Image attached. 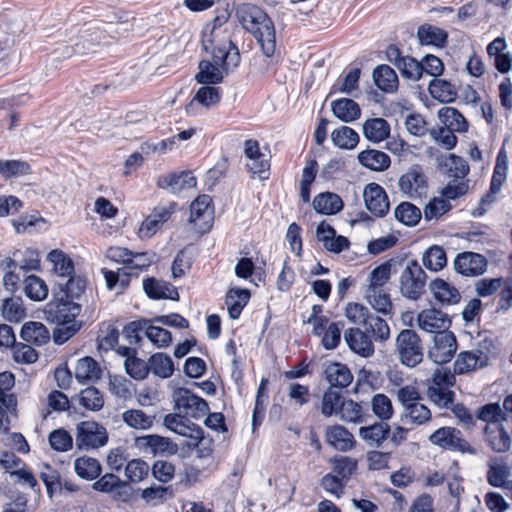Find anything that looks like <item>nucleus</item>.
Returning <instances> with one entry per match:
<instances>
[{"label":"nucleus","mask_w":512,"mask_h":512,"mask_svg":"<svg viewBox=\"0 0 512 512\" xmlns=\"http://www.w3.org/2000/svg\"><path fill=\"white\" fill-rule=\"evenodd\" d=\"M153 323H155L153 319H148L146 337L158 348L168 347L172 343L170 331L154 326Z\"/></svg>","instance_id":"64"},{"label":"nucleus","mask_w":512,"mask_h":512,"mask_svg":"<svg viewBox=\"0 0 512 512\" xmlns=\"http://www.w3.org/2000/svg\"><path fill=\"white\" fill-rule=\"evenodd\" d=\"M221 99V89L211 85H204L200 87L193 99L186 106V112L189 115L195 114L194 107L196 104H200L205 108H210L217 105Z\"/></svg>","instance_id":"29"},{"label":"nucleus","mask_w":512,"mask_h":512,"mask_svg":"<svg viewBox=\"0 0 512 512\" xmlns=\"http://www.w3.org/2000/svg\"><path fill=\"white\" fill-rule=\"evenodd\" d=\"M81 311L80 302L54 294L44 313L49 322L56 324L52 335L55 344H64L81 329L83 322L77 320Z\"/></svg>","instance_id":"1"},{"label":"nucleus","mask_w":512,"mask_h":512,"mask_svg":"<svg viewBox=\"0 0 512 512\" xmlns=\"http://www.w3.org/2000/svg\"><path fill=\"white\" fill-rule=\"evenodd\" d=\"M433 346L428 356L436 364H446L451 361L457 350V341L451 331H440L434 336Z\"/></svg>","instance_id":"10"},{"label":"nucleus","mask_w":512,"mask_h":512,"mask_svg":"<svg viewBox=\"0 0 512 512\" xmlns=\"http://www.w3.org/2000/svg\"><path fill=\"white\" fill-rule=\"evenodd\" d=\"M20 337L26 343L34 346H43L51 338L47 327L43 323L36 321L26 322L21 328Z\"/></svg>","instance_id":"28"},{"label":"nucleus","mask_w":512,"mask_h":512,"mask_svg":"<svg viewBox=\"0 0 512 512\" xmlns=\"http://www.w3.org/2000/svg\"><path fill=\"white\" fill-rule=\"evenodd\" d=\"M164 426L170 431L196 441V444H203V429L179 414H168L164 417Z\"/></svg>","instance_id":"12"},{"label":"nucleus","mask_w":512,"mask_h":512,"mask_svg":"<svg viewBox=\"0 0 512 512\" xmlns=\"http://www.w3.org/2000/svg\"><path fill=\"white\" fill-rule=\"evenodd\" d=\"M427 395L431 402L441 409L450 408L455 398V393L450 388L435 386H428Z\"/></svg>","instance_id":"63"},{"label":"nucleus","mask_w":512,"mask_h":512,"mask_svg":"<svg viewBox=\"0 0 512 512\" xmlns=\"http://www.w3.org/2000/svg\"><path fill=\"white\" fill-rule=\"evenodd\" d=\"M119 331L112 324L103 323L97 337L98 349L108 352L118 344Z\"/></svg>","instance_id":"57"},{"label":"nucleus","mask_w":512,"mask_h":512,"mask_svg":"<svg viewBox=\"0 0 512 512\" xmlns=\"http://www.w3.org/2000/svg\"><path fill=\"white\" fill-rule=\"evenodd\" d=\"M435 299L442 304H456L460 301L459 291L443 279H435L430 284Z\"/></svg>","instance_id":"39"},{"label":"nucleus","mask_w":512,"mask_h":512,"mask_svg":"<svg viewBox=\"0 0 512 512\" xmlns=\"http://www.w3.org/2000/svg\"><path fill=\"white\" fill-rule=\"evenodd\" d=\"M358 161L364 167L373 171H384L389 168L391 159L383 151L367 149L358 154Z\"/></svg>","instance_id":"36"},{"label":"nucleus","mask_w":512,"mask_h":512,"mask_svg":"<svg viewBox=\"0 0 512 512\" xmlns=\"http://www.w3.org/2000/svg\"><path fill=\"white\" fill-rule=\"evenodd\" d=\"M175 211V203L168 206H159L153 209L152 213L148 215L142 222L139 229V234L143 238L152 237L164 223H166Z\"/></svg>","instance_id":"18"},{"label":"nucleus","mask_w":512,"mask_h":512,"mask_svg":"<svg viewBox=\"0 0 512 512\" xmlns=\"http://www.w3.org/2000/svg\"><path fill=\"white\" fill-rule=\"evenodd\" d=\"M363 197L365 206L374 216L384 217L390 207L388 195L384 188L377 183H369L366 185Z\"/></svg>","instance_id":"14"},{"label":"nucleus","mask_w":512,"mask_h":512,"mask_svg":"<svg viewBox=\"0 0 512 512\" xmlns=\"http://www.w3.org/2000/svg\"><path fill=\"white\" fill-rule=\"evenodd\" d=\"M264 24L265 27H262V25L259 26V32L261 33V37L258 34H254L253 37L259 44L264 56L270 59L268 65H275L278 62L279 58V56L276 55L275 26L272 19L268 15L266 16Z\"/></svg>","instance_id":"17"},{"label":"nucleus","mask_w":512,"mask_h":512,"mask_svg":"<svg viewBox=\"0 0 512 512\" xmlns=\"http://www.w3.org/2000/svg\"><path fill=\"white\" fill-rule=\"evenodd\" d=\"M327 443L338 451H349L355 445L354 436L344 426L333 425L326 428Z\"/></svg>","instance_id":"25"},{"label":"nucleus","mask_w":512,"mask_h":512,"mask_svg":"<svg viewBox=\"0 0 512 512\" xmlns=\"http://www.w3.org/2000/svg\"><path fill=\"white\" fill-rule=\"evenodd\" d=\"M343 396L340 391L335 388H329L325 391L322 404H321V413L325 417H331L332 415H337L340 410V405L343 401Z\"/></svg>","instance_id":"60"},{"label":"nucleus","mask_w":512,"mask_h":512,"mask_svg":"<svg viewBox=\"0 0 512 512\" xmlns=\"http://www.w3.org/2000/svg\"><path fill=\"white\" fill-rule=\"evenodd\" d=\"M23 291L33 301L44 300L48 295L46 283L36 275H29L24 279Z\"/></svg>","instance_id":"51"},{"label":"nucleus","mask_w":512,"mask_h":512,"mask_svg":"<svg viewBox=\"0 0 512 512\" xmlns=\"http://www.w3.org/2000/svg\"><path fill=\"white\" fill-rule=\"evenodd\" d=\"M343 201L339 195L333 192H323L315 196L314 209L324 215H333L343 209Z\"/></svg>","instance_id":"35"},{"label":"nucleus","mask_w":512,"mask_h":512,"mask_svg":"<svg viewBox=\"0 0 512 512\" xmlns=\"http://www.w3.org/2000/svg\"><path fill=\"white\" fill-rule=\"evenodd\" d=\"M157 184L160 188L170 189L173 193H179L184 189L195 187L197 180L191 171H182L160 177Z\"/></svg>","instance_id":"24"},{"label":"nucleus","mask_w":512,"mask_h":512,"mask_svg":"<svg viewBox=\"0 0 512 512\" xmlns=\"http://www.w3.org/2000/svg\"><path fill=\"white\" fill-rule=\"evenodd\" d=\"M344 341L354 353L362 357H370L374 353V345L369 336L360 328H349L343 335Z\"/></svg>","instance_id":"21"},{"label":"nucleus","mask_w":512,"mask_h":512,"mask_svg":"<svg viewBox=\"0 0 512 512\" xmlns=\"http://www.w3.org/2000/svg\"><path fill=\"white\" fill-rule=\"evenodd\" d=\"M441 167L445 169V173L448 177L453 179L463 180L470 172V167L467 161L455 154H450L443 163H441Z\"/></svg>","instance_id":"46"},{"label":"nucleus","mask_w":512,"mask_h":512,"mask_svg":"<svg viewBox=\"0 0 512 512\" xmlns=\"http://www.w3.org/2000/svg\"><path fill=\"white\" fill-rule=\"evenodd\" d=\"M79 403L87 410L99 411L104 405V398L98 389L91 386L80 392Z\"/></svg>","instance_id":"62"},{"label":"nucleus","mask_w":512,"mask_h":512,"mask_svg":"<svg viewBox=\"0 0 512 512\" xmlns=\"http://www.w3.org/2000/svg\"><path fill=\"white\" fill-rule=\"evenodd\" d=\"M363 134L367 140L379 143L389 137L390 125L383 118H370L363 124Z\"/></svg>","instance_id":"37"},{"label":"nucleus","mask_w":512,"mask_h":512,"mask_svg":"<svg viewBox=\"0 0 512 512\" xmlns=\"http://www.w3.org/2000/svg\"><path fill=\"white\" fill-rule=\"evenodd\" d=\"M440 121L447 129L456 132H465L468 129V123L464 116L454 107H443L438 111Z\"/></svg>","instance_id":"43"},{"label":"nucleus","mask_w":512,"mask_h":512,"mask_svg":"<svg viewBox=\"0 0 512 512\" xmlns=\"http://www.w3.org/2000/svg\"><path fill=\"white\" fill-rule=\"evenodd\" d=\"M48 260L53 264V270L63 280L74 274V264L70 257L60 250H52Z\"/></svg>","instance_id":"47"},{"label":"nucleus","mask_w":512,"mask_h":512,"mask_svg":"<svg viewBox=\"0 0 512 512\" xmlns=\"http://www.w3.org/2000/svg\"><path fill=\"white\" fill-rule=\"evenodd\" d=\"M106 286L109 290L115 289L118 285L121 290L126 289L129 286L130 278L134 276V272L126 269L125 267L119 268L117 271L108 270L103 268L101 270Z\"/></svg>","instance_id":"50"},{"label":"nucleus","mask_w":512,"mask_h":512,"mask_svg":"<svg viewBox=\"0 0 512 512\" xmlns=\"http://www.w3.org/2000/svg\"><path fill=\"white\" fill-rule=\"evenodd\" d=\"M429 440L432 444L446 450L457 451L471 455L477 454V449L463 438L460 430L454 427H441L437 429L430 435Z\"/></svg>","instance_id":"6"},{"label":"nucleus","mask_w":512,"mask_h":512,"mask_svg":"<svg viewBox=\"0 0 512 512\" xmlns=\"http://www.w3.org/2000/svg\"><path fill=\"white\" fill-rule=\"evenodd\" d=\"M392 263L386 261L379 266L375 267L369 275V284L366 289L381 290L383 286L389 281L391 276Z\"/></svg>","instance_id":"59"},{"label":"nucleus","mask_w":512,"mask_h":512,"mask_svg":"<svg viewBox=\"0 0 512 512\" xmlns=\"http://www.w3.org/2000/svg\"><path fill=\"white\" fill-rule=\"evenodd\" d=\"M426 284V273L417 260L408 262L400 276L401 294L410 300H418Z\"/></svg>","instance_id":"4"},{"label":"nucleus","mask_w":512,"mask_h":512,"mask_svg":"<svg viewBox=\"0 0 512 512\" xmlns=\"http://www.w3.org/2000/svg\"><path fill=\"white\" fill-rule=\"evenodd\" d=\"M189 220L198 227L200 233L208 232L211 229L214 221V207L209 195H199L191 203Z\"/></svg>","instance_id":"9"},{"label":"nucleus","mask_w":512,"mask_h":512,"mask_svg":"<svg viewBox=\"0 0 512 512\" xmlns=\"http://www.w3.org/2000/svg\"><path fill=\"white\" fill-rule=\"evenodd\" d=\"M373 81L385 93L395 92L399 84L396 72L386 64L379 65L373 70Z\"/></svg>","instance_id":"33"},{"label":"nucleus","mask_w":512,"mask_h":512,"mask_svg":"<svg viewBox=\"0 0 512 512\" xmlns=\"http://www.w3.org/2000/svg\"><path fill=\"white\" fill-rule=\"evenodd\" d=\"M343 329V321L331 322L321 335V345L326 350H335L341 342V334Z\"/></svg>","instance_id":"61"},{"label":"nucleus","mask_w":512,"mask_h":512,"mask_svg":"<svg viewBox=\"0 0 512 512\" xmlns=\"http://www.w3.org/2000/svg\"><path fill=\"white\" fill-rule=\"evenodd\" d=\"M75 377L82 384L95 381L101 377V369L92 357L87 356L77 361Z\"/></svg>","instance_id":"41"},{"label":"nucleus","mask_w":512,"mask_h":512,"mask_svg":"<svg viewBox=\"0 0 512 512\" xmlns=\"http://www.w3.org/2000/svg\"><path fill=\"white\" fill-rule=\"evenodd\" d=\"M266 16L265 11L252 4H242L236 10V17L242 28L250 34H258L260 37L259 26L265 27Z\"/></svg>","instance_id":"15"},{"label":"nucleus","mask_w":512,"mask_h":512,"mask_svg":"<svg viewBox=\"0 0 512 512\" xmlns=\"http://www.w3.org/2000/svg\"><path fill=\"white\" fill-rule=\"evenodd\" d=\"M249 299L250 292L248 289H230L225 300L230 318L238 319Z\"/></svg>","instance_id":"40"},{"label":"nucleus","mask_w":512,"mask_h":512,"mask_svg":"<svg viewBox=\"0 0 512 512\" xmlns=\"http://www.w3.org/2000/svg\"><path fill=\"white\" fill-rule=\"evenodd\" d=\"M156 261V254L151 251L134 252L131 251V257L127 269L134 272L137 277L141 272L146 271Z\"/></svg>","instance_id":"54"},{"label":"nucleus","mask_w":512,"mask_h":512,"mask_svg":"<svg viewBox=\"0 0 512 512\" xmlns=\"http://www.w3.org/2000/svg\"><path fill=\"white\" fill-rule=\"evenodd\" d=\"M399 190L408 198H420L427 189V177L421 165L413 164L399 178Z\"/></svg>","instance_id":"8"},{"label":"nucleus","mask_w":512,"mask_h":512,"mask_svg":"<svg viewBox=\"0 0 512 512\" xmlns=\"http://www.w3.org/2000/svg\"><path fill=\"white\" fill-rule=\"evenodd\" d=\"M340 419L348 423H362L364 421V410L361 404L352 399H345L340 405L338 414Z\"/></svg>","instance_id":"53"},{"label":"nucleus","mask_w":512,"mask_h":512,"mask_svg":"<svg viewBox=\"0 0 512 512\" xmlns=\"http://www.w3.org/2000/svg\"><path fill=\"white\" fill-rule=\"evenodd\" d=\"M108 433L104 426L95 421H82L76 426V446L79 450H92L105 446Z\"/></svg>","instance_id":"5"},{"label":"nucleus","mask_w":512,"mask_h":512,"mask_svg":"<svg viewBox=\"0 0 512 512\" xmlns=\"http://www.w3.org/2000/svg\"><path fill=\"white\" fill-rule=\"evenodd\" d=\"M396 351L400 362L406 367L413 368L423 360L424 349L421 339L412 329H404L398 334Z\"/></svg>","instance_id":"3"},{"label":"nucleus","mask_w":512,"mask_h":512,"mask_svg":"<svg viewBox=\"0 0 512 512\" xmlns=\"http://www.w3.org/2000/svg\"><path fill=\"white\" fill-rule=\"evenodd\" d=\"M76 474L85 480H94L101 474L99 461L92 457H79L74 462Z\"/></svg>","instance_id":"49"},{"label":"nucleus","mask_w":512,"mask_h":512,"mask_svg":"<svg viewBox=\"0 0 512 512\" xmlns=\"http://www.w3.org/2000/svg\"><path fill=\"white\" fill-rule=\"evenodd\" d=\"M215 64L208 60H202L199 63V71L195 75V79L198 83L203 85H216L222 82L224 76L223 71L228 72L229 70H225L222 68L221 63H217L214 60Z\"/></svg>","instance_id":"31"},{"label":"nucleus","mask_w":512,"mask_h":512,"mask_svg":"<svg viewBox=\"0 0 512 512\" xmlns=\"http://www.w3.org/2000/svg\"><path fill=\"white\" fill-rule=\"evenodd\" d=\"M364 293L368 303L375 311L381 313L384 316L391 317L393 315V304L390 294L387 291L384 289H365Z\"/></svg>","instance_id":"38"},{"label":"nucleus","mask_w":512,"mask_h":512,"mask_svg":"<svg viewBox=\"0 0 512 512\" xmlns=\"http://www.w3.org/2000/svg\"><path fill=\"white\" fill-rule=\"evenodd\" d=\"M488 361L489 357L487 353L481 350L461 352L454 362V373L461 375L483 368L488 364Z\"/></svg>","instance_id":"22"},{"label":"nucleus","mask_w":512,"mask_h":512,"mask_svg":"<svg viewBox=\"0 0 512 512\" xmlns=\"http://www.w3.org/2000/svg\"><path fill=\"white\" fill-rule=\"evenodd\" d=\"M422 261L428 270L440 271L447 263L446 252L441 246L433 245L424 252Z\"/></svg>","instance_id":"52"},{"label":"nucleus","mask_w":512,"mask_h":512,"mask_svg":"<svg viewBox=\"0 0 512 512\" xmlns=\"http://www.w3.org/2000/svg\"><path fill=\"white\" fill-rule=\"evenodd\" d=\"M390 432V426L380 421L360 427L359 436L368 446L378 448L389 437Z\"/></svg>","instance_id":"27"},{"label":"nucleus","mask_w":512,"mask_h":512,"mask_svg":"<svg viewBox=\"0 0 512 512\" xmlns=\"http://www.w3.org/2000/svg\"><path fill=\"white\" fill-rule=\"evenodd\" d=\"M510 474V468L507 463L497 462L494 459L489 461L486 475L488 484L492 487L504 489L508 497L512 493V480H508Z\"/></svg>","instance_id":"20"},{"label":"nucleus","mask_w":512,"mask_h":512,"mask_svg":"<svg viewBox=\"0 0 512 512\" xmlns=\"http://www.w3.org/2000/svg\"><path fill=\"white\" fill-rule=\"evenodd\" d=\"M326 379L330 383L331 388H346L353 381V375L349 368L342 363L334 362L329 364L325 369Z\"/></svg>","instance_id":"34"},{"label":"nucleus","mask_w":512,"mask_h":512,"mask_svg":"<svg viewBox=\"0 0 512 512\" xmlns=\"http://www.w3.org/2000/svg\"><path fill=\"white\" fill-rule=\"evenodd\" d=\"M87 281L80 275H73L63 281H58L59 292L57 295L80 302L84 297ZM56 294V292H54Z\"/></svg>","instance_id":"26"},{"label":"nucleus","mask_w":512,"mask_h":512,"mask_svg":"<svg viewBox=\"0 0 512 512\" xmlns=\"http://www.w3.org/2000/svg\"><path fill=\"white\" fill-rule=\"evenodd\" d=\"M487 266V259L475 252H462L454 260L456 272L467 277H476L484 274Z\"/></svg>","instance_id":"13"},{"label":"nucleus","mask_w":512,"mask_h":512,"mask_svg":"<svg viewBox=\"0 0 512 512\" xmlns=\"http://www.w3.org/2000/svg\"><path fill=\"white\" fill-rule=\"evenodd\" d=\"M150 371L163 379L169 378L174 372V363L167 354L158 352L149 358Z\"/></svg>","instance_id":"48"},{"label":"nucleus","mask_w":512,"mask_h":512,"mask_svg":"<svg viewBox=\"0 0 512 512\" xmlns=\"http://www.w3.org/2000/svg\"><path fill=\"white\" fill-rule=\"evenodd\" d=\"M428 90L434 99L442 103L453 102L457 96L455 86L444 79L431 80Z\"/></svg>","instance_id":"45"},{"label":"nucleus","mask_w":512,"mask_h":512,"mask_svg":"<svg viewBox=\"0 0 512 512\" xmlns=\"http://www.w3.org/2000/svg\"><path fill=\"white\" fill-rule=\"evenodd\" d=\"M475 416L478 420L485 422L486 425L496 424L499 426L507 420L506 413L497 402L487 403L480 406L477 409Z\"/></svg>","instance_id":"44"},{"label":"nucleus","mask_w":512,"mask_h":512,"mask_svg":"<svg viewBox=\"0 0 512 512\" xmlns=\"http://www.w3.org/2000/svg\"><path fill=\"white\" fill-rule=\"evenodd\" d=\"M395 218L406 226H415L421 219V211L410 202H402L395 209Z\"/></svg>","instance_id":"56"},{"label":"nucleus","mask_w":512,"mask_h":512,"mask_svg":"<svg viewBox=\"0 0 512 512\" xmlns=\"http://www.w3.org/2000/svg\"><path fill=\"white\" fill-rule=\"evenodd\" d=\"M417 38L421 45L443 48L447 43L448 34L442 28L425 23L418 27Z\"/></svg>","instance_id":"30"},{"label":"nucleus","mask_w":512,"mask_h":512,"mask_svg":"<svg viewBox=\"0 0 512 512\" xmlns=\"http://www.w3.org/2000/svg\"><path fill=\"white\" fill-rule=\"evenodd\" d=\"M143 289L150 299H179V293L171 283L154 277H148L143 280Z\"/></svg>","instance_id":"23"},{"label":"nucleus","mask_w":512,"mask_h":512,"mask_svg":"<svg viewBox=\"0 0 512 512\" xmlns=\"http://www.w3.org/2000/svg\"><path fill=\"white\" fill-rule=\"evenodd\" d=\"M134 446L141 453L152 457H168L178 452V445L170 438L158 434L138 436L134 440Z\"/></svg>","instance_id":"7"},{"label":"nucleus","mask_w":512,"mask_h":512,"mask_svg":"<svg viewBox=\"0 0 512 512\" xmlns=\"http://www.w3.org/2000/svg\"><path fill=\"white\" fill-rule=\"evenodd\" d=\"M123 421L131 428L147 430L152 427L154 417L147 415L142 410L131 409L123 413Z\"/></svg>","instance_id":"58"},{"label":"nucleus","mask_w":512,"mask_h":512,"mask_svg":"<svg viewBox=\"0 0 512 512\" xmlns=\"http://www.w3.org/2000/svg\"><path fill=\"white\" fill-rule=\"evenodd\" d=\"M331 137L334 145L342 149H353L359 142L358 133L348 126L334 130Z\"/></svg>","instance_id":"55"},{"label":"nucleus","mask_w":512,"mask_h":512,"mask_svg":"<svg viewBox=\"0 0 512 512\" xmlns=\"http://www.w3.org/2000/svg\"><path fill=\"white\" fill-rule=\"evenodd\" d=\"M419 327L426 332L437 334L440 331H448L451 320L441 310L431 308L421 311L417 318Z\"/></svg>","instance_id":"19"},{"label":"nucleus","mask_w":512,"mask_h":512,"mask_svg":"<svg viewBox=\"0 0 512 512\" xmlns=\"http://www.w3.org/2000/svg\"><path fill=\"white\" fill-rule=\"evenodd\" d=\"M432 414L430 409L418 401L403 409L401 420L405 423H411L416 426L426 424L431 420Z\"/></svg>","instance_id":"42"},{"label":"nucleus","mask_w":512,"mask_h":512,"mask_svg":"<svg viewBox=\"0 0 512 512\" xmlns=\"http://www.w3.org/2000/svg\"><path fill=\"white\" fill-rule=\"evenodd\" d=\"M173 399L179 410L186 411L194 418L202 417L209 411L208 403L188 388H177L173 393Z\"/></svg>","instance_id":"11"},{"label":"nucleus","mask_w":512,"mask_h":512,"mask_svg":"<svg viewBox=\"0 0 512 512\" xmlns=\"http://www.w3.org/2000/svg\"><path fill=\"white\" fill-rule=\"evenodd\" d=\"M226 22L225 17L217 16L213 20L212 27L207 25L203 30L202 46L210 53L213 60L221 63L225 70H233L240 63V52L238 47L229 39L220 38V27Z\"/></svg>","instance_id":"2"},{"label":"nucleus","mask_w":512,"mask_h":512,"mask_svg":"<svg viewBox=\"0 0 512 512\" xmlns=\"http://www.w3.org/2000/svg\"><path fill=\"white\" fill-rule=\"evenodd\" d=\"M331 110L335 117L345 123L353 122L361 116L359 104L350 98L334 100L331 103Z\"/></svg>","instance_id":"32"},{"label":"nucleus","mask_w":512,"mask_h":512,"mask_svg":"<svg viewBox=\"0 0 512 512\" xmlns=\"http://www.w3.org/2000/svg\"><path fill=\"white\" fill-rule=\"evenodd\" d=\"M483 441L495 453H506L510 450L512 439L504 425H485L483 429Z\"/></svg>","instance_id":"16"}]
</instances>
